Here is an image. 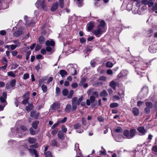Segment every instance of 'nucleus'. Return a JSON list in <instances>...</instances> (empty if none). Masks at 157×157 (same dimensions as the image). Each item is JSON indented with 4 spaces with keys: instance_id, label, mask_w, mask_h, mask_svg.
Masks as SVG:
<instances>
[{
    "instance_id": "nucleus-19",
    "label": "nucleus",
    "mask_w": 157,
    "mask_h": 157,
    "mask_svg": "<svg viewBox=\"0 0 157 157\" xmlns=\"http://www.w3.org/2000/svg\"><path fill=\"white\" fill-rule=\"evenodd\" d=\"M22 33V32L21 31H18L15 32L13 34L14 36L16 37H19Z\"/></svg>"
},
{
    "instance_id": "nucleus-41",
    "label": "nucleus",
    "mask_w": 157,
    "mask_h": 157,
    "mask_svg": "<svg viewBox=\"0 0 157 157\" xmlns=\"http://www.w3.org/2000/svg\"><path fill=\"white\" fill-rule=\"evenodd\" d=\"M83 99V97L82 96L80 98H79L78 100H77L76 102L78 105H79L80 103L82 101Z\"/></svg>"
},
{
    "instance_id": "nucleus-18",
    "label": "nucleus",
    "mask_w": 157,
    "mask_h": 157,
    "mask_svg": "<svg viewBox=\"0 0 157 157\" xmlns=\"http://www.w3.org/2000/svg\"><path fill=\"white\" fill-rule=\"evenodd\" d=\"M39 123L38 121H36L33 122L32 124V126L35 129H36L37 128L38 125Z\"/></svg>"
},
{
    "instance_id": "nucleus-32",
    "label": "nucleus",
    "mask_w": 157,
    "mask_h": 157,
    "mask_svg": "<svg viewBox=\"0 0 157 157\" xmlns=\"http://www.w3.org/2000/svg\"><path fill=\"white\" fill-rule=\"evenodd\" d=\"M71 74L72 75H76L77 74L76 70L74 68H72L71 70Z\"/></svg>"
},
{
    "instance_id": "nucleus-49",
    "label": "nucleus",
    "mask_w": 157,
    "mask_h": 157,
    "mask_svg": "<svg viewBox=\"0 0 157 157\" xmlns=\"http://www.w3.org/2000/svg\"><path fill=\"white\" fill-rule=\"evenodd\" d=\"M67 119V117H65L63 120H59L58 122H60V124L61 123H64L66 121Z\"/></svg>"
},
{
    "instance_id": "nucleus-37",
    "label": "nucleus",
    "mask_w": 157,
    "mask_h": 157,
    "mask_svg": "<svg viewBox=\"0 0 157 157\" xmlns=\"http://www.w3.org/2000/svg\"><path fill=\"white\" fill-rule=\"evenodd\" d=\"M7 74L9 76H10L12 77H15V75L14 74L13 71H10L8 72Z\"/></svg>"
},
{
    "instance_id": "nucleus-58",
    "label": "nucleus",
    "mask_w": 157,
    "mask_h": 157,
    "mask_svg": "<svg viewBox=\"0 0 157 157\" xmlns=\"http://www.w3.org/2000/svg\"><path fill=\"white\" fill-rule=\"evenodd\" d=\"M152 10L153 11L157 10V3H156L153 6L152 8Z\"/></svg>"
},
{
    "instance_id": "nucleus-20",
    "label": "nucleus",
    "mask_w": 157,
    "mask_h": 157,
    "mask_svg": "<svg viewBox=\"0 0 157 157\" xmlns=\"http://www.w3.org/2000/svg\"><path fill=\"white\" fill-rule=\"evenodd\" d=\"M67 72L64 70H60V74L63 77L67 75Z\"/></svg>"
},
{
    "instance_id": "nucleus-2",
    "label": "nucleus",
    "mask_w": 157,
    "mask_h": 157,
    "mask_svg": "<svg viewBox=\"0 0 157 157\" xmlns=\"http://www.w3.org/2000/svg\"><path fill=\"white\" fill-rule=\"evenodd\" d=\"M35 5L37 7L40 9L46 10H47V6L44 1L40 2L39 1H37L35 3Z\"/></svg>"
},
{
    "instance_id": "nucleus-25",
    "label": "nucleus",
    "mask_w": 157,
    "mask_h": 157,
    "mask_svg": "<svg viewBox=\"0 0 157 157\" xmlns=\"http://www.w3.org/2000/svg\"><path fill=\"white\" fill-rule=\"evenodd\" d=\"M149 51V52L152 53H154L156 52V49L153 48L152 46H150L148 48Z\"/></svg>"
},
{
    "instance_id": "nucleus-53",
    "label": "nucleus",
    "mask_w": 157,
    "mask_h": 157,
    "mask_svg": "<svg viewBox=\"0 0 157 157\" xmlns=\"http://www.w3.org/2000/svg\"><path fill=\"white\" fill-rule=\"evenodd\" d=\"M52 145L53 146H56L57 145V142L55 140H52L51 143Z\"/></svg>"
},
{
    "instance_id": "nucleus-52",
    "label": "nucleus",
    "mask_w": 157,
    "mask_h": 157,
    "mask_svg": "<svg viewBox=\"0 0 157 157\" xmlns=\"http://www.w3.org/2000/svg\"><path fill=\"white\" fill-rule=\"evenodd\" d=\"M81 127V125L79 124H76L74 126V128L75 129L79 128Z\"/></svg>"
},
{
    "instance_id": "nucleus-35",
    "label": "nucleus",
    "mask_w": 157,
    "mask_h": 157,
    "mask_svg": "<svg viewBox=\"0 0 157 157\" xmlns=\"http://www.w3.org/2000/svg\"><path fill=\"white\" fill-rule=\"evenodd\" d=\"M15 44H16L15 45L19 47L20 46L21 44L17 40H13L12 41Z\"/></svg>"
},
{
    "instance_id": "nucleus-12",
    "label": "nucleus",
    "mask_w": 157,
    "mask_h": 157,
    "mask_svg": "<svg viewBox=\"0 0 157 157\" xmlns=\"http://www.w3.org/2000/svg\"><path fill=\"white\" fill-rule=\"evenodd\" d=\"M116 83L113 80L110 82L109 86H111L114 90L116 89Z\"/></svg>"
},
{
    "instance_id": "nucleus-40",
    "label": "nucleus",
    "mask_w": 157,
    "mask_h": 157,
    "mask_svg": "<svg viewBox=\"0 0 157 157\" xmlns=\"http://www.w3.org/2000/svg\"><path fill=\"white\" fill-rule=\"evenodd\" d=\"M30 133L32 135H34L35 134L36 132L35 130L32 128L29 129Z\"/></svg>"
},
{
    "instance_id": "nucleus-59",
    "label": "nucleus",
    "mask_w": 157,
    "mask_h": 157,
    "mask_svg": "<svg viewBox=\"0 0 157 157\" xmlns=\"http://www.w3.org/2000/svg\"><path fill=\"white\" fill-rule=\"evenodd\" d=\"M18 53V52L17 51H13L12 52V54L13 56H15Z\"/></svg>"
},
{
    "instance_id": "nucleus-36",
    "label": "nucleus",
    "mask_w": 157,
    "mask_h": 157,
    "mask_svg": "<svg viewBox=\"0 0 157 157\" xmlns=\"http://www.w3.org/2000/svg\"><path fill=\"white\" fill-rule=\"evenodd\" d=\"M16 81L15 79H13L10 82V85L12 87H14L15 85Z\"/></svg>"
},
{
    "instance_id": "nucleus-42",
    "label": "nucleus",
    "mask_w": 157,
    "mask_h": 157,
    "mask_svg": "<svg viewBox=\"0 0 157 157\" xmlns=\"http://www.w3.org/2000/svg\"><path fill=\"white\" fill-rule=\"evenodd\" d=\"M107 79L106 77L102 76L100 77L99 78V80L101 81H105Z\"/></svg>"
},
{
    "instance_id": "nucleus-23",
    "label": "nucleus",
    "mask_w": 157,
    "mask_h": 157,
    "mask_svg": "<svg viewBox=\"0 0 157 157\" xmlns=\"http://www.w3.org/2000/svg\"><path fill=\"white\" fill-rule=\"evenodd\" d=\"M113 65V63L110 61L107 62L106 64V67L108 68H111Z\"/></svg>"
},
{
    "instance_id": "nucleus-21",
    "label": "nucleus",
    "mask_w": 157,
    "mask_h": 157,
    "mask_svg": "<svg viewBox=\"0 0 157 157\" xmlns=\"http://www.w3.org/2000/svg\"><path fill=\"white\" fill-rule=\"evenodd\" d=\"M39 42L40 44H42L44 43L45 40L44 37L43 36H40L39 38Z\"/></svg>"
},
{
    "instance_id": "nucleus-55",
    "label": "nucleus",
    "mask_w": 157,
    "mask_h": 157,
    "mask_svg": "<svg viewBox=\"0 0 157 157\" xmlns=\"http://www.w3.org/2000/svg\"><path fill=\"white\" fill-rule=\"evenodd\" d=\"M41 48V46L39 45H37L35 48V50L36 51H38Z\"/></svg>"
},
{
    "instance_id": "nucleus-63",
    "label": "nucleus",
    "mask_w": 157,
    "mask_h": 157,
    "mask_svg": "<svg viewBox=\"0 0 157 157\" xmlns=\"http://www.w3.org/2000/svg\"><path fill=\"white\" fill-rule=\"evenodd\" d=\"M11 47V49L12 50H13L15 49L17 47L14 44H12L10 46Z\"/></svg>"
},
{
    "instance_id": "nucleus-56",
    "label": "nucleus",
    "mask_w": 157,
    "mask_h": 157,
    "mask_svg": "<svg viewBox=\"0 0 157 157\" xmlns=\"http://www.w3.org/2000/svg\"><path fill=\"white\" fill-rule=\"evenodd\" d=\"M153 2L151 1H148V5L149 7H150L153 6Z\"/></svg>"
},
{
    "instance_id": "nucleus-16",
    "label": "nucleus",
    "mask_w": 157,
    "mask_h": 157,
    "mask_svg": "<svg viewBox=\"0 0 157 157\" xmlns=\"http://www.w3.org/2000/svg\"><path fill=\"white\" fill-rule=\"evenodd\" d=\"M108 94L106 91L104 90L102 91L100 93V96L101 97H106L108 96Z\"/></svg>"
},
{
    "instance_id": "nucleus-1",
    "label": "nucleus",
    "mask_w": 157,
    "mask_h": 157,
    "mask_svg": "<svg viewBox=\"0 0 157 157\" xmlns=\"http://www.w3.org/2000/svg\"><path fill=\"white\" fill-rule=\"evenodd\" d=\"M131 135H129V131L127 129L124 130L123 133L124 135L128 139H131L133 138L135 136L136 130L135 129H131Z\"/></svg>"
},
{
    "instance_id": "nucleus-9",
    "label": "nucleus",
    "mask_w": 157,
    "mask_h": 157,
    "mask_svg": "<svg viewBox=\"0 0 157 157\" xmlns=\"http://www.w3.org/2000/svg\"><path fill=\"white\" fill-rule=\"evenodd\" d=\"M132 112L134 115L138 116L139 114V109L136 107H134L132 109Z\"/></svg>"
},
{
    "instance_id": "nucleus-26",
    "label": "nucleus",
    "mask_w": 157,
    "mask_h": 157,
    "mask_svg": "<svg viewBox=\"0 0 157 157\" xmlns=\"http://www.w3.org/2000/svg\"><path fill=\"white\" fill-rule=\"evenodd\" d=\"M29 150L30 151H33V153L35 155V157H39L38 154L37 153V152L35 149H33V150L30 149H29Z\"/></svg>"
},
{
    "instance_id": "nucleus-48",
    "label": "nucleus",
    "mask_w": 157,
    "mask_h": 157,
    "mask_svg": "<svg viewBox=\"0 0 157 157\" xmlns=\"http://www.w3.org/2000/svg\"><path fill=\"white\" fill-rule=\"evenodd\" d=\"M62 130L63 132L65 133L67 131V128L64 125H62Z\"/></svg>"
},
{
    "instance_id": "nucleus-4",
    "label": "nucleus",
    "mask_w": 157,
    "mask_h": 157,
    "mask_svg": "<svg viewBox=\"0 0 157 157\" xmlns=\"http://www.w3.org/2000/svg\"><path fill=\"white\" fill-rule=\"evenodd\" d=\"M7 98V94L6 92H4L2 94V96L0 97V101L3 104L6 105L7 103L6 101Z\"/></svg>"
},
{
    "instance_id": "nucleus-45",
    "label": "nucleus",
    "mask_w": 157,
    "mask_h": 157,
    "mask_svg": "<svg viewBox=\"0 0 157 157\" xmlns=\"http://www.w3.org/2000/svg\"><path fill=\"white\" fill-rule=\"evenodd\" d=\"M56 94L57 95H59L60 93V89L58 87H56Z\"/></svg>"
},
{
    "instance_id": "nucleus-46",
    "label": "nucleus",
    "mask_w": 157,
    "mask_h": 157,
    "mask_svg": "<svg viewBox=\"0 0 157 157\" xmlns=\"http://www.w3.org/2000/svg\"><path fill=\"white\" fill-rule=\"evenodd\" d=\"M20 128L23 131H26L28 130L27 128L25 126H24L23 125L21 126L20 127Z\"/></svg>"
},
{
    "instance_id": "nucleus-17",
    "label": "nucleus",
    "mask_w": 157,
    "mask_h": 157,
    "mask_svg": "<svg viewBox=\"0 0 157 157\" xmlns=\"http://www.w3.org/2000/svg\"><path fill=\"white\" fill-rule=\"evenodd\" d=\"M106 23L103 20L101 21L100 23V24L98 25L97 27H99V28H101V29H102L104 26H105Z\"/></svg>"
},
{
    "instance_id": "nucleus-24",
    "label": "nucleus",
    "mask_w": 157,
    "mask_h": 157,
    "mask_svg": "<svg viewBox=\"0 0 157 157\" xmlns=\"http://www.w3.org/2000/svg\"><path fill=\"white\" fill-rule=\"evenodd\" d=\"M33 108V106L32 104H29L28 106L26 107V110L28 111L29 112Z\"/></svg>"
},
{
    "instance_id": "nucleus-6",
    "label": "nucleus",
    "mask_w": 157,
    "mask_h": 157,
    "mask_svg": "<svg viewBox=\"0 0 157 157\" xmlns=\"http://www.w3.org/2000/svg\"><path fill=\"white\" fill-rule=\"evenodd\" d=\"M95 97L93 95L91 96L90 98V99H87L86 101V104L87 105H90V103H93L95 101Z\"/></svg>"
},
{
    "instance_id": "nucleus-29",
    "label": "nucleus",
    "mask_w": 157,
    "mask_h": 157,
    "mask_svg": "<svg viewBox=\"0 0 157 157\" xmlns=\"http://www.w3.org/2000/svg\"><path fill=\"white\" fill-rule=\"evenodd\" d=\"M86 79L85 78H82L81 79V81L80 82L79 84V85L80 86H82L83 85V83L86 82Z\"/></svg>"
},
{
    "instance_id": "nucleus-7",
    "label": "nucleus",
    "mask_w": 157,
    "mask_h": 157,
    "mask_svg": "<svg viewBox=\"0 0 157 157\" xmlns=\"http://www.w3.org/2000/svg\"><path fill=\"white\" fill-rule=\"evenodd\" d=\"M60 104L59 103L56 102L54 103L51 106V109L52 110H55L60 108Z\"/></svg>"
},
{
    "instance_id": "nucleus-22",
    "label": "nucleus",
    "mask_w": 157,
    "mask_h": 157,
    "mask_svg": "<svg viewBox=\"0 0 157 157\" xmlns=\"http://www.w3.org/2000/svg\"><path fill=\"white\" fill-rule=\"evenodd\" d=\"M36 140V139L33 138L29 137L28 141L29 143L32 144L34 143Z\"/></svg>"
},
{
    "instance_id": "nucleus-13",
    "label": "nucleus",
    "mask_w": 157,
    "mask_h": 157,
    "mask_svg": "<svg viewBox=\"0 0 157 157\" xmlns=\"http://www.w3.org/2000/svg\"><path fill=\"white\" fill-rule=\"evenodd\" d=\"M88 26L87 27V29L88 31L92 30L94 27V23L93 22H90L88 25Z\"/></svg>"
},
{
    "instance_id": "nucleus-51",
    "label": "nucleus",
    "mask_w": 157,
    "mask_h": 157,
    "mask_svg": "<svg viewBox=\"0 0 157 157\" xmlns=\"http://www.w3.org/2000/svg\"><path fill=\"white\" fill-rule=\"evenodd\" d=\"M29 99V98L26 97V98L23 100L22 103L24 104H26L28 102Z\"/></svg>"
},
{
    "instance_id": "nucleus-60",
    "label": "nucleus",
    "mask_w": 157,
    "mask_h": 157,
    "mask_svg": "<svg viewBox=\"0 0 157 157\" xmlns=\"http://www.w3.org/2000/svg\"><path fill=\"white\" fill-rule=\"evenodd\" d=\"M36 113L35 111H32L30 113V116L32 117H34Z\"/></svg>"
},
{
    "instance_id": "nucleus-57",
    "label": "nucleus",
    "mask_w": 157,
    "mask_h": 157,
    "mask_svg": "<svg viewBox=\"0 0 157 157\" xmlns=\"http://www.w3.org/2000/svg\"><path fill=\"white\" fill-rule=\"evenodd\" d=\"M58 131V129L57 128H56L52 132V133L53 135H55L56 134L57 132Z\"/></svg>"
},
{
    "instance_id": "nucleus-27",
    "label": "nucleus",
    "mask_w": 157,
    "mask_h": 157,
    "mask_svg": "<svg viewBox=\"0 0 157 157\" xmlns=\"http://www.w3.org/2000/svg\"><path fill=\"white\" fill-rule=\"evenodd\" d=\"M114 131L117 132H121L123 131V129L120 127H117Z\"/></svg>"
},
{
    "instance_id": "nucleus-61",
    "label": "nucleus",
    "mask_w": 157,
    "mask_h": 157,
    "mask_svg": "<svg viewBox=\"0 0 157 157\" xmlns=\"http://www.w3.org/2000/svg\"><path fill=\"white\" fill-rule=\"evenodd\" d=\"M98 120L100 122H102L104 120V118L101 116H100L98 117Z\"/></svg>"
},
{
    "instance_id": "nucleus-54",
    "label": "nucleus",
    "mask_w": 157,
    "mask_h": 157,
    "mask_svg": "<svg viewBox=\"0 0 157 157\" xmlns=\"http://www.w3.org/2000/svg\"><path fill=\"white\" fill-rule=\"evenodd\" d=\"M60 124V122H59L58 121L57 122V123L56 124H55L53 125L52 126V129H54L55 128L57 127L59 124Z\"/></svg>"
},
{
    "instance_id": "nucleus-34",
    "label": "nucleus",
    "mask_w": 157,
    "mask_h": 157,
    "mask_svg": "<svg viewBox=\"0 0 157 157\" xmlns=\"http://www.w3.org/2000/svg\"><path fill=\"white\" fill-rule=\"evenodd\" d=\"M59 6L61 8H63L64 7V0H59Z\"/></svg>"
},
{
    "instance_id": "nucleus-47",
    "label": "nucleus",
    "mask_w": 157,
    "mask_h": 157,
    "mask_svg": "<svg viewBox=\"0 0 157 157\" xmlns=\"http://www.w3.org/2000/svg\"><path fill=\"white\" fill-rule=\"evenodd\" d=\"M106 73L109 75H112L113 74V71L111 69H108L106 71Z\"/></svg>"
},
{
    "instance_id": "nucleus-64",
    "label": "nucleus",
    "mask_w": 157,
    "mask_h": 157,
    "mask_svg": "<svg viewBox=\"0 0 157 157\" xmlns=\"http://www.w3.org/2000/svg\"><path fill=\"white\" fill-rule=\"evenodd\" d=\"M152 150L155 152H157V146H155L153 147Z\"/></svg>"
},
{
    "instance_id": "nucleus-39",
    "label": "nucleus",
    "mask_w": 157,
    "mask_h": 157,
    "mask_svg": "<svg viewBox=\"0 0 157 157\" xmlns=\"http://www.w3.org/2000/svg\"><path fill=\"white\" fill-rule=\"evenodd\" d=\"M46 157H52L51 152L48 151L45 153Z\"/></svg>"
},
{
    "instance_id": "nucleus-10",
    "label": "nucleus",
    "mask_w": 157,
    "mask_h": 157,
    "mask_svg": "<svg viewBox=\"0 0 157 157\" xmlns=\"http://www.w3.org/2000/svg\"><path fill=\"white\" fill-rule=\"evenodd\" d=\"M45 45L47 46H53L55 45V42L52 40L50 41L48 40L46 42Z\"/></svg>"
},
{
    "instance_id": "nucleus-5",
    "label": "nucleus",
    "mask_w": 157,
    "mask_h": 157,
    "mask_svg": "<svg viewBox=\"0 0 157 157\" xmlns=\"http://www.w3.org/2000/svg\"><path fill=\"white\" fill-rule=\"evenodd\" d=\"M77 101V98L76 97H74L73 98L72 100V110L74 111L75 110L77 107V103L76 101Z\"/></svg>"
},
{
    "instance_id": "nucleus-38",
    "label": "nucleus",
    "mask_w": 157,
    "mask_h": 157,
    "mask_svg": "<svg viewBox=\"0 0 157 157\" xmlns=\"http://www.w3.org/2000/svg\"><path fill=\"white\" fill-rule=\"evenodd\" d=\"M19 99V98H16L15 99V104L17 107H18V104L19 103V101H20Z\"/></svg>"
},
{
    "instance_id": "nucleus-50",
    "label": "nucleus",
    "mask_w": 157,
    "mask_h": 157,
    "mask_svg": "<svg viewBox=\"0 0 157 157\" xmlns=\"http://www.w3.org/2000/svg\"><path fill=\"white\" fill-rule=\"evenodd\" d=\"M29 78V74L28 73L25 74L23 75V78L24 79H26Z\"/></svg>"
},
{
    "instance_id": "nucleus-33",
    "label": "nucleus",
    "mask_w": 157,
    "mask_h": 157,
    "mask_svg": "<svg viewBox=\"0 0 157 157\" xmlns=\"http://www.w3.org/2000/svg\"><path fill=\"white\" fill-rule=\"evenodd\" d=\"M119 106V104L116 103H111L110 105V107L111 108H114L118 107Z\"/></svg>"
},
{
    "instance_id": "nucleus-31",
    "label": "nucleus",
    "mask_w": 157,
    "mask_h": 157,
    "mask_svg": "<svg viewBox=\"0 0 157 157\" xmlns=\"http://www.w3.org/2000/svg\"><path fill=\"white\" fill-rule=\"evenodd\" d=\"M74 92V91L73 90H71L68 95L67 96V98H72Z\"/></svg>"
},
{
    "instance_id": "nucleus-15",
    "label": "nucleus",
    "mask_w": 157,
    "mask_h": 157,
    "mask_svg": "<svg viewBox=\"0 0 157 157\" xmlns=\"http://www.w3.org/2000/svg\"><path fill=\"white\" fill-rule=\"evenodd\" d=\"M71 109V105L70 104H67L65 109V111L67 113L70 112Z\"/></svg>"
},
{
    "instance_id": "nucleus-3",
    "label": "nucleus",
    "mask_w": 157,
    "mask_h": 157,
    "mask_svg": "<svg viewBox=\"0 0 157 157\" xmlns=\"http://www.w3.org/2000/svg\"><path fill=\"white\" fill-rule=\"evenodd\" d=\"M103 32L102 29L99 27H97L96 29L92 31L93 33L97 37L99 36L100 34L102 33Z\"/></svg>"
},
{
    "instance_id": "nucleus-30",
    "label": "nucleus",
    "mask_w": 157,
    "mask_h": 157,
    "mask_svg": "<svg viewBox=\"0 0 157 157\" xmlns=\"http://www.w3.org/2000/svg\"><path fill=\"white\" fill-rule=\"evenodd\" d=\"M43 92L45 93L47 91V86L44 85H43L41 86Z\"/></svg>"
},
{
    "instance_id": "nucleus-43",
    "label": "nucleus",
    "mask_w": 157,
    "mask_h": 157,
    "mask_svg": "<svg viewBox=\"0 0 157 157\" xmlns=\"http://www.w3.org/2000/svg\"><path fill=\"white\" fill-rule=\"evenodd\" d=\"M2 63L4 64H7V60L5 57H3L2 58Z\"/></svg>"
},
{
    "instance_id": "nucleus-14",
    "label": "nucleus",
    "mask_w": 157,
    "mask_h": 157,
    "mask_svg": "<svg viewBox=\"0 0 157 157\" xmlns=\"http://www.w3.org/2000/svg\"><path fill=\"white\" fill-rule=\"evenodd\" d=\"M59 138L60 139L63 140L64 138V134L61 131H59L58 132Z\"/></svg>"
},
{
    "instance_id": "nucleus-28",
    "label": "nucleus",
    "mask_w": 157,
    "mask_h": 157,
    "mask_svg": "<svg viewBox=\"0 0 157 157\" xmlns=\"http://www.w3.org/2000/svg\"><path fill=\"white\" fill-rule=\"evenodd\" d=\"M62 94L64 96H66L68 94V91L66 89H64L62 91Z\"/></svg>"
},
{
    "instance_id": "nucleus-8",
    "label": "nucleus",
    "mask_w": 157,
    "mask_h": 157,
    "mask_svg": "<svg viewBox=\"0 0 157 157\" xmlns=\"http://www.w3.org/2000/svg\"><path fill=\"white\" fill-rule=\"evenodd\" d=\"M58 7V4L57 2H55L53 3L51 8V10L52 11H54L56 10Z\"/></svg>"
},
{
    "instance_id": "nucleus-62",
    "label": "nucleus",
    "mask_w": 157,
    "mask_h": 157,
    "mask_svg": "<svg viewBox=\"0 0 157 157\" xmlns=\"http://www.w3.org/2000/svg\"><path fill=\"white\" fill-rule=\"evenodd\" d=\"M112 98L113 100H119L120 99L119 96L116 95L113 96Z\"/></svg>"
},
{
    "instance_id": "nucleus-44",
    "label": "nucleus",
    "mask_w": 157,
    "mask_h": 157,
    "mask_svg": "<svg viewBox=\"0 0 157 157\" xmlns=\"http://www.w3.org/2000/svg\"><path fill=\"white\" fill-rule=\"evenodd\" d=\"M78 86V84L76 82H74L71 85V86L73 88H76Z\"/></svg>"
},
{
    "instance_id": "nucleus-11",
    "label": "nucleus",
    "mask_w": 157,
    "mask_h": 157,
    "mask_svg": "<svg viewBox=\"0 0 157 157\" xmlns=\"http://www.w3.org/2000/svg\"><path fill=\"white\" fill-rule=\"evenodd\" d=\"M137 130L139 132L142 134V135L144 134L145 133V130L143 127H139L137 128Z\"/></svg>"
}]
</instances>
